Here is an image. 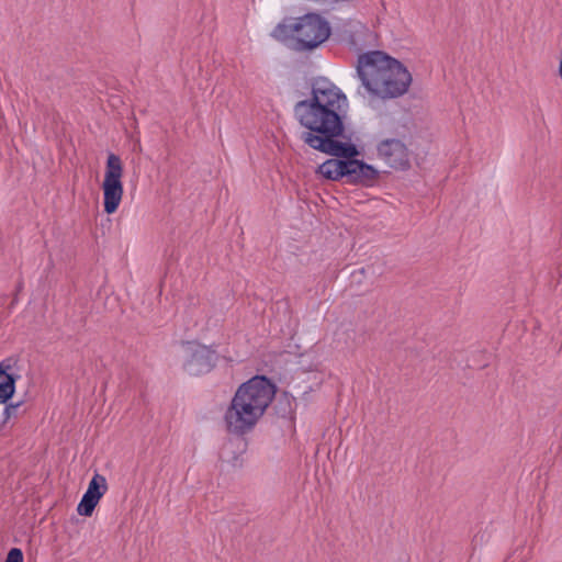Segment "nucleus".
<instances>
[{
    "label": "nucleus",
    "instance_id": "f257e3e1",
    "mask_svg": "<svg viewBox=\"0 0 562 562\" xmlns=\"http://www.w3.org/2000/svg\"><path fill=\"white\" fill-rule=\"evenodd\" d=\"M348 111V99L338 87L327 81L317 82L312 98L300 101L295 106L299 122L307 130L301 134V139L313 149L347 158L346 182L371 186L379 171L355 159L360 154L355 144L336 139L344 133Z\"/></svg>",
    "mask_w": 562,
    "mask_h": 562
},
{
    "label": "nucleus",
    "instance_id": "f03ea898",
    "mask_svg": "<svg viewBox=\"0 0 562 562\" xmlns=\"http://www.w3.org/2000/svg\"><path fill=\"white\" fill-rule=\"evenodd\" d=\"M274 385L265 376H255L239 385L223 415L228 434L243 436L250 432L274 397Z\"/></svg>",
    "mask_w": 562,
    "mask_h": 562
},
{
    "label": "nucleus",
    "instance_id": "7ed1b4c3",
    "mask_svg": "<svg viewBox=\"0 0 562 562\" xmlns=\"http://www.w3.org/2000/svg\"><path fill=\"white\" fill-rule=\"evenodd\" d=\"M357 72L366 90L381 99L403 95L412 83L406 67L379 50L359 56Z\"/></svg>",
    "mask_w": 562,
    "mask_h": 562
},
{
    "label": "nucleus",
    "instance_id": "20e7f679",
    "mask_svg": "<svg viewBox=\"0 0 562 562\" xmlns=\"http://www.w3.org/2000/svg\"><path fill=\"white\" fill-rule=\"evenodd\" d=\"M291 34L302 48H315L325 42L330 27L326 20L315 13H308L296 19L290 26Z\"/></svg>",
    "mask_w": 562,
    "mask_h": 562
},
{
    "label": "nucleus",
    "instance_id": "39448f33",
    "mask_svg": "<svg viewBox=\"0 0 562 562\" xmlns=\"http://www.w3.org/2000/svg\"><path fill=\"white\" fill-rule=\"evenodd\" d=\"M123 162L115 154H109L102 182L103 206L106 214L117 211L123 199Z\"/></svg>",
    "mask_w": 562,
    "mask_h": 562
},
{
    "label": "nucleus",
    "instance_id": "423d86ee",
    "mask_svg": "<svg viewBox=\"0 0 562 562\" xmlns=\"http://www.w3.org/2000/svg\"><path fill=\"white\" fill-rule=\"evenodd\" d=\"M182 367L190 375H200L212 370L216 356L209 347L188 342L181 351Z\"/></svg>",
    "mask_w": 562,
    "mask_h": 562
},
{
    "label": "nucleus",
    "instance_id": "0eeeda50",
    "mask_svg": "<svg viewBox=\"0 0 562 562\" xmlns=\"http://www.w3.org/2000/svg\"><path fill=\"white\" fill-rule=\"evenodd\" d=\"M378 157L390 168L407 170L411 167V150L397 138H386L376 146Z\"/></svg>",
    "mask_w": 562,
    "mask_h": 562
},
{
    "label": "nucleus",
    "instance_id": "6e6552de",
    "mask_svg": "<svg viewBox=\"0 0 562 562\" xmlns=\"http://www.w3.org/2000/svg\"><path fill=\"white\" fill-rule=\"evenodd\" d=\"M108 491L106 480L101 474H94L89 482L88 488L78 504L77 512L81 516L92 515L99 501Z\"/></svg>",
    "mask_w": 562,
    "mask_h": 562
},
{
    "label": "nucleus",
    "instance_id": "1a4fd4ad",
    "mask_svg": "<svg viewBox=\"0 0 562 562\" xmlns=\"http://www.w3.org/2000/svg\"><path fill=\"white\" fill-rule=\"evenodd\" d=\"M347 158H331L318 166L317 173L331 181H338L346 177Z\"/></svg>",
    "mask_w": 562,
    "mask_h": 562
},
{
    "label": "nucleus",
    "instance_id": "9d476101",
    "mask_svg": "<svg viewBox=\"0 0 562 562\" xmlns=\"http://www.w3.org/2000/svg\"><path fill=\"white\" fill-rule=\"evenodd\" d=\"M15 380L14 378L8 373L3 366H0V404L5 403L14 393Z\"/></svg>",
    "mask_w": 562,
    "mask_h": 562
},
{
    "label": "nucleus",
    "instance_id": "9b49d317",
    "mask_svg": "<svg viewBox=\"0 0 562 562\" xmlns=\"http://www.w3.org/2000/svg\"><path fill=\"white\" fill-rule=\"evenodd\" d=\"M20 404L5 406L1 413L0 419V430L4 428L7 423L10 420L12 416H15V413L19 408Z\"/></svg>",
    "mask_w": 562,
    "mask_h": 562
},
{
    "label": "nucleus",
    "instance_id": "f8f14e48",
    "mask_svg": "<svg viewBox=\"0 0 562 562\" xmlns=\"http://www.w3.org/2000/svg\"><path fill=\"white\" fill-rule=\"evenodd\" d=\"M23 552L19 548H12L7 554L4 562H23Z\"/></svg>",
    "mask_w": 562,
    "mask_h": 562
},
{
    "label": "nucleus",
    "instance_id": "ddd939ff",
    "mask_svg": "<svg viewBox=\"0 0 562 562\" xmlns=\"http://www.w3.org/2000/svg\"><path fill=\"white\" fill-rule=\"evenodd\" d=\"M228 449H229V446H225L223 449H222V453H221V457L223 460L227 461V462H232L234 465H237L239 464V458L238 457H234L233 459H229L228 458Z\"/></svg>",
    "mask_w": 562,
    "mask_h": 562
}]
</instances>
